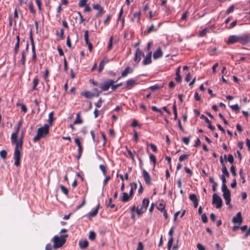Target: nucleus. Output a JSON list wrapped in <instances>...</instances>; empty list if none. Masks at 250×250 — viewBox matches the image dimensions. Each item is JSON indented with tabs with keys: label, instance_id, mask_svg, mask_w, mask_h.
<instances>
[{
	"label": "nucleus",
	"instance_id": "nucleus-1",
	"mask_svg": "<svg viewBox=\"0 0 250 250\" xmlns=\"http://www.w3.org/2000/svg\"><path fill=\"white\" fill-rule=\"evenodd\" d=\"M18 135L15 133H13L11 135V140L12 144H15L14 149V157L15 160L14 165L16 167H19L21 163V150L22 149V141L20 139L17 141Z\"/></svg>",
	"mask_w": 250,
	"mask_h": 250
},
{
	"label": "nucleus",
	"instance_id": "nucleus-2",
	"mask_svg": "<svg viewBox=\"0 0 250 250\" xmlns=\"http://www.w3.org/2000/svg\"><path fill=\"white\" fill-rule=\"evenodd\" d=\"M49 125L45 124L43 126L41 127L38 129L36 135L33 138V140L34 142L39 141L41 138L45 137L49 133Z\"/></svg>",
	"mask_w": 250,
	"mask_h": 250
},
{
	"label": "nucleus",
	"instance_id": "nucleus-3",
	"mask_svg": "<svg viewBox=\"0 0 250 250\" xmlns=\"http://www.w3.org/2000/svg\"><path fill=\"white\" fill-rule=\"evenodd\" d=\"M67 237V234L61 235L60 237L55 236L52 239L54 249H56L62 247L65 243L66 238Z\"/></svg>",
	"mask_w": 250,
	"mask_h": 250
},
{
	"label": "nucleus",
	"instance_id": "nucleus-4",
	"mask_svg": "<svg viewBox=\"0 0 250 250\" xmlns=\"http://www.w3.org/2000/svg\"><path fill=\"white\" fill-rule=\"evenodd\" d=\"M149 201L147 198L144 199L141 208H139L138 207L136 209V212L138 215H142L143 213L146 211L149 205Z\"/></svg>",
	"mask_w": 250,
	"mask_h": 250
},
{
	"label": "nucleus",
	"instance_id": "nucleus-5",
	"mask_svg": "<svg viewBox=\"0 0 250 250\" xmlns=\"http://www.w3.org/2000/svg\"><path fill=\"white\" fill-rule=\"evenodd\" d=\"M222 191L223 192V196L225 200L226 204L229 206V208H231L232 206L230 204L231 198L230 192L229 190L228 189V187H227L225 188H222Z\"/></svg>",
	"mask_w": 250,
	"mask_h": 250
},
{
	"label": "nucleus",
	"instance_id": "nucleus-6",
	"mask_svg": "<svg viewBox=\"0 0 250 250\" xmlns=\"http://www.w3.org/2000/svg\"><path fill=\"white\" fill-rule=\"evenodd\" d=\"M212 203L213 205H215V207L217 208H221L223 205V201L221 198L216 193H214L212 195Z\"/></svg>",
	"mask_w": 250,
	"mask_h": 250
},
{
	"label": "nucleus",
	"instance_id": "nucleus-7",
	"mask_svg": "<svg viewBox=\"0 0 250 250\" xmlns=\"http://www.w3.org/2000/svg\"><path fill=\"white\" fill-rule=\"evenodd\" d=\"M93 90L95 92L94 93L87 91L85 92H82L81 93V95L85 98L89 99H91L94 97H98L100 95V93L98 90L97 88H95L93 89Z\"/></svg>",
	"mask_w": 250,
	"mask_h": 250
},
{
	"label": "nucleus",
	"instance_id": "nucleus-8",
	"mask_svg": "<svg viewBox=\"0 0 250 250\" xmlns=\"http://www.w3.org/2000/svg\"><path fill=\"white\" fill-rule=\"evenodd\" d=\"M114 83V81L113 80L109 79L102 83L100 85V87L103 91H107V90H108L110 86L112 88V85Z\"/></svg>",
	"mask_w": 250,
	"mask_h": 250
},
{
	"label": "nucleus",
	"instance_id": "nucleus-9",
	"mask_svg": "<svg viewBox=\"0 0 250 250\" xmlns=\"http://www.w3.org/2000/svg\"><path fill=\"white\" fill-rule=\"evenodd\" d=\"M29 38H30V40L31 42V46H32V61L35 62L36 60L37 56H36V53L35 46V44H34V39H33V37L32 30H31L30 33Z\"/></svg>",
	"mask_w": 250,
	"mask_h": 250
},
{
	"label": "nucleus",
	"instance_id": "nucleus-10",
	"mask_svg": "<svg viewBox=\"0 0 250 250\" xmlns=\"http://www.w3.org/2000/svg\"><path fill=\"white\" fill-rule=\"evenodd\" d=\"M239 43L242 45H245L250 42V35L242 34L239 35Z\"/></svg>",
	"mask_w": 250,
	"mask_h": 250
},
{
	"label": "nucleus",
	"instance_id": "nucleus-11",
	"mask_svg": "<svg viewBox=\"0 0 250 250\" xmlns=\"http://www.w3.org/2000/svg\"><path fill=\"white\" fill-rule=\"evenodd\" d=\"M226 42L228 44H232L237 42L239 43V35L229 36Z\"/></svg>",
	"mask_w": 250,
	"mask_h": 250
},
{
	"label": "nucleus",
	"instance_id": "nucleus-12",
	"mask_svg": "<svg viewBox=\"0 0 250 250\" xmlns=\"http://www.w3.org/2000/svg\"><path fill=\"white\" fill-rule=\"evenodd\" d=\"M142 175L146 184L148 186L150 185L151 184V179L147 171H146L145 169H143Z\"/></svg>",
	"mask_w": 250,
	"mask_h": 250
},
{
	"label": "nucleus",
	"instance_id": "nucleus-13",
	"mask_svg": "<svg viewBox=\"0 0 250 250\" xmlns=\"http://www.w3.org/2000/svg\"><path fill=\"white\" fill-rule=\"evenodd\" d=\"M144 56L143 52L139 48H137L135 56L134 57V61L136 62H139L141 60V56Z\"/></svg>",
	"mask_w": 250,
	"mask_h": 250
},
{
	"label": "nucleus",
	"instance_id": "nucleus-14",
	"mask_svg": "<svg viewBox=\"0 0 250 250\" xmlns=\"http://www.w3.org/2000/svg\"><path fill=\"white\" fill-rule=\"evenodd\" d=\"M75 143L77 144V145L78 146V153L77 158L78 159H79L81 158L83 153V147L81 145L80 140L79 138H77L75 139Z\"/></svg>",
	"mask_w": 250,
	"mask_h": 250
},
{
	"label": "nucleus",
	"instance_id": "nucleus-15",
	"mask_svg": "<svg viewBox=\"0 0 250 250\" xmlns=\"http://www.w3.org/2000/svg\"><path fill=\"white\" fill-rule=\"evenodd\" d=\"M93 8L95 10H98V12L96 15V17H100L104 13V8L99 4H93Z\"/></svg>",
	"mask_w": 250,
	"mask_h": 250
},
{
	"label": "nucleus",
	"instance_id": "nucleus-16",
	"mask_svg": "<svg viewBox=\"0 0 250 250\" xmlns=\"http://www.w3.org/2000/svg\"><path fill=\"white\" fill-rule=\"evenodd\" d=\"M243 221L241 213L239 212L237 213L236 215L234 216L232 218V222L233 223H238L240 225Z\"/></svg>",
	"mask_w": 250,
	"mask_h": 250
},
{
	"label": "nucleus",
	"instance_id": "nucleus-17",
	"mask_svg": "<svg viewBox=\"0 0 250 250\" xmlns=\"http://www.w3.org/2000/svg\"><path fill=\"white\" fill-rule=\"evenodd\" d=\"M152 52H148L143 61V64L146 65L151 63Z\"/></svg>",
	"mask_w": 250,
	"mask_h": 250
},
{
	"label": "nucleus",
	"instance_id": "nucleus-18",
	"mask_svg": "<svg viewBox=\"0 0 250 250\" xmlns=\"http://www.w3.org/2000/svg\"><path fill=\"white\" fill-rule=\"evenodd\" d=\"M200 118L202 119H204L205 122L208 124V127L210 129H211L212 131H214L215 130V127L211 125L210 121L207 117H206L204 115L202 114Z\"/></svg>",
	"mask_w": 250,
	"mask_h": 250
},
{
	"label": "nucleus",
	"instance_id": "nucleus-19",
	"mask_svg": "<svg viewBox=\"0 0 250 250\" xmlns=\"http://www.w3.org/2000/svg\"><path fill=\"white\" fill-rule=\"evenodd\" d=\"M135 81L133 79H130L126 82V88L131 89L136 84Z\"/></svg>",
	"mask_w": 250,
	"mask_h": 250
},
{
	"label": "nucleus",
	"instance_id": "nucleus-20",
	"mask_svg": "<svg viewBox=\"0 0 250 250\" xmlns=\"http://www.w3.org/2000/svg\"><path fill=\"white\" fill-rule=\"evenodd\" d=\"M132 198V197L130 196L129 194L128 195L126 192H123L121 201L125 203L130 200Z\"/></svg>",
	"mask_w": 250,
	"mask_h": 250
},
{
	"label": "nucleus",
	"instance_id": "nucleus-21",
	"mask_svg": "<svg viewBox=\"0 0 250 250\" xmlns=\"http://www.w3.org/2000/svg\"><path fill=\"white\" fill-rule=\"evenodd\" d=\"M163 55V52L159 48L157 49L153 53V57L155 59L161 58Z\"/></svg>",
	"mask_w": 250,
	"mask_h": 250
},
{
	"label": "nucleus",
	"instance_id": "nucleus-22",
	"mask_svg": "<svg viewBox=\"0 0 250 250\" xmlns=\"http://www.w3.org/2000/svg\"><path fill=\"white\" fill-rule=\"evenodd\" d=\"M99 207H100V204H98V206H97V207L94 209H93L92 211L89 212V215H88L89 218L93 217L97 214Z\"/></svg>",
	"mask_w": 250,
	"mask_h": 250
},
{
	"label": "nucleus",
	"instance_id": "nucleus-23",
	"mask_svg": "<svg viewBox=\"0 0 250 250\" xmlns=\"http://www.w3.org/2000/svg\"><path fill=\"white\" fill-rule=\"evenodd\" d=\"M164 83H162V84H159L157 83L154 85L151 86L149 87V89L152 91H155L156 90L161 89V88H162L164 86Z\"/></svg>",
	"mask_w": 250,
	"mask_h": 250
},
{
	"label": "nucleus",
	"instance_id": "nucleus-24",
	"mask_svg": "<svg viewBox=\"0 0 250 250\" xmlns=\"http://www.w3.org/2000/svg\"><path fill=\"white\" fill-rule=\"evenodd\" d=\"M79 246L82 249H84L87 247L88 245V242L87 240H81L79 243Z\"/></svg>",
	"mask_w": 250,
	"mask_h": 250
},
{
	"label": "nucleus",
	"instance_id": "nucleus-25",
	"mask_svg": "<svg viewBox=\"0 0 250 250\" xmlns=\"http://www.w3.org/2000/svg\"><path fill=\"white\" fill-rule=\"evenodd\" d=\"M131 189L129 191V194L130 196H133L134 193V190H135L137 188V184L135 182H133L130 184Z\"/></svg>",
	"mask_w": 250,
	"mask_h": 250
},
{
	"label": "nucleus",
	"instance_id": "nucleus-26",
	"mask_svg": "<svg viewBox=\"0 0 250 250\" xmlns=\"http://www.w3.org/2000/svg\"><path fill=\"white\" fill-rule=\"evenodd\" d=\"M53 116H54L53 112H51L49 114L48 124V125H49V127L51 126L52 125L53 122L54 120Z\"/></svg>",
	"mask_w": 250,
	"mask_h": 250
},
{
	"label": "nucleus",
	"instance_id": "nucleus-27",
	"mask_svg": "<svg viewBox=\"0 0 250 250\" xmlns=\"http://www.w3.org/2000/svg\"><path fill=\"white\" fill-rule=\"evenodd\" d=\"M26 53L25 51H22L21 52V62L22 64V65L24 67L25 64V60H26Z\"/></svg>",
	"mask_w": 250,
	"mask_h": 250
},
{
	"label": "nucleus",
	"instance_id": "nucleus-28",
	"mask_svg": "<svg viewBox=\"0 0 250 250\" xmlns=\"http://www.w3.org/2000/svg\"><path fill=\"white\" fill-rule=\"evenodd\" d=\"M83 123V120L80 118V113L77 114L76 119L74 122V124H82Z\"/></svg>",
	"mask_w": 250,
	"mask_h": 250
},
{
	"label": "nucleus",
	"instance_id": "nucleus-29",
	"mask_svg": "<svg viewBox=\"0 0 250 250\" xmlns=\"http://www.w3.org/2000/svg\"><path fill=\"white\" fill-rule=\"evenodd\" d=\"M222 172L223 173V175H225L227 177H229V171L227 170V167L225 165H223L222 168Z\"/></svg>",
	"mask_w": 250,
	"mask_h": 250
},
{
	"label": "nucleus",
	"instance_id": "nucleus-30",
	"mask_svg": "<svg viewBox=\"0 0 250 250\" xmlns=\"http://www.w3.org/2000/svg\"><path fill=\"white\" fill-rule=\"evenodd\" d=\"M154 31V26L153 24H152L150 27H149L145 31L144 34L147 35L150 33V32Z\"/></svg>",
	"mask_w": 250,
	"mask_h": 250
},
{
	"label": "nucleus",
	"instance_id": "nucleus-31",
	"mask_svg": "<svg viewBox=\"0 0 250 250\" xmlns=\"http://www.w3.org/2000/svg\"><path fill=\"white\" fill-rule=\"evenodd\" d=\"M157 208L158 210L161 211V212L166 210L165 209V204L163 203H160L157 206Z\"/></svg>",
	"mask_w": 250,
	"mask_h": 250
},
{
	"label": "nucleus",
	"instance_id": "nucleus-32",
	"mask_svg": "<svg viewBox=\"0 0 250 250\" xmlns=\"http://www.w3.org/2000/svg\"><path fill=\"white\" fill-rule=\"evenodd\" d=\"M130 70V67L128 66L125 68V69L122 73V77H124L126 76L130 72L129 70Z\"/></svg>",
	"mask_w": 250,
	"mask_h": 250
},
{
	"label": "nucleus",
	"instance_id": "nucleus-33",
	"mask_svg": "<svg viewBox=\"0 0 250 250\" xmlns=\"http://www.w3.org/2000/svg\"><path fill=\"white\" fill-rule=\"evenodd\" d=\"M88 30H85L84 31V41H85V43L86 44L90 43L89 42V38H88Z\"/></svg>",
	"mask_w": 250,
	"mask_h": 250
},
{
	"label": "nucleus",
	"instance_id": "nucleus-34",
	"mask_svg": "<svg viewBox=\"0 0 250 250\" xmlns=\"http://www.w3.org/2000/svg\"><path fill=\"white\" fill-rule=\"evenodd\" d=\"M123 14V8H122L121 9L120 13H119V17H118V21L122 20V24H123V26H124V23H125V19H124V18L122 19V18H121Z\"/></svg>",
	"mask_w": 250,
	"mask_h": 250
},
{
	"label": "nucleus",
	"instance_id": "nucleus-35",
	"mask_svg": "<svg viewBox=\"0 0 250 250\" xmlns=\"http://www.w3.org/2000/svg\"><path fill=\"white\" fill-rule=\"evenodd\" d=\"M189 156V154H184L181 155L179 158V161L180 162L184 161L185 160L187 159Z\"/></svg>",
	"mask_w": 250,
	"mask_h": 250
},
{
	"label": "nucleus",
	"instance_id": "nucleus-36",
	"mask_svg": "<svg viewBox=\"0 0 250 250\" xmlns=\"http://www.w3.org/2000/svg\"><path fill=\"white\" fill-rule=\"evenodd\" d=\"M221 179L222 181V188H227V186L226 185L227 181H226V178H225V176L224 175H222L221 177Z\"/></svg>",
	"mask_w": 250,
	"mask_h": 250
},
{
	"label": "nucleus",
	"instance_id": "nucleus-37",
	"mask_svg": "<svg viewBox=\"0 0 250 250\" xmlns=\"http://www.w3.org/2000/svg\"><path fill=\"white\" fill-rule=\"evenodd\" d=\"M7 154V151L5 150H2L0 151V156L3 160L6 159Z\"/></svg>",
	"mask_w": 250,
	"mask_h": 250
},
{
	"label": "nucleus",
	"instance_id": "nucleus-38",
	"mask_svg": "<svg viewBox=\"0 0 250 250\" xmlns=\"http://www.w3.org/2000/svg\"><path fill=\"white\" fill-rule=\"evenodd\" d=\"M60 188L61 189V190L62 191L65 195H68V190L67 189V188L65 187L63 185H61L60 186Z\"/></svg>",
	"mask_w": 250,
	"mask_h": 250
},
{
	"label": "nucleus",
	"instance_id": "nucleus-39",
	"mask_svg": "<svg viewBox=\"0 0 250 250\" xmlns=\"http://www.w3.org/2000/svg\"><path fill=\"white\" fill-rule=\"evenodd\" d=\"M230 107L232 110L236 111V113L238 112L240 109L239 106L237 104L230 105Z\"/></svg>",
	"mask_w": 250,
	"mask_h": 250
},
{
	"label": "nucleus",
	"instance_id": "nucleus-40",
	"mask_svg": "<svg viewBox=\"0 0 250 250\" xmlns=\"http://www.w3.org/2000/svg\"><path fill=\"white\" fill-rule=\"evenodd\" d=\"M99 168L102 171L103 175L104 176H105L106 174V170L105 166L104 165H100L99 166Z\"/></svg>",
	"mask_w": 250,
	"mask_h": 250
},
{
	"label": "nucleus",
	"instance_id": "nucleus-41",
	"mask_svg": "<svg viewBox=\"0 0 250 250\" xmlns=\"http://www.w3.org/2000/svg\"><path fill=\"white\" fill-rule=\"evenodd\" d=\"M33 86L32 87V90H35L36 88V87L39 83L38 78L36 77L33 80Z\"/></svg>",
	"mask_w": 250,
	"mask_h": 250
},
{
	"label": "nucleus",
	"instance_id": "nucleus-42",
	"mask_svg": "<svg viewBox=\"0 0 250 250\" xmlns=\"http://www.w3.org/2000/svg\"><path fill=\"white\" fill-rule=\"evenodd\" d=\"M96 234L94 231H90L89 235V239L92 241L95 240Z\"/></svg>",
	"mask_w": 250,
	"mask_h": 250
},
{
	"label": "nucleus",
	"instance_id": "nucleus-43",
	"mask_svg": "<svg viewBox=\"0 0 250 250\" xmlns=\"http://www.w3.org/2000/svg\"><path fill=\"white\" fill-rule=\"evenodd\" d=\"M230 172H231L232 175L233 176L235 177L237 175V174H236V172L235 167L233 165H232L230 167Z\"/></svg>",
	"mask_w": 250,
	"mask_h": 250
},
{
	"label": "nucleus",
	"instance_id": "nucleus-44",
	"mask_svg": "<svg viewBox=\"0 0 250 250\" xmlns=\"http://www.w3.org/2000/svg\"><path fill=\"white\" fill-rule=\"evenodd\" d=\"M29 9L30 10V12L33 14H35L36 13V10H35L34 8V6L33 5V4L31 2L29 3Z\"/></svg>",
	"mask_w": 250,
	"mask_h": 250
},
{
	"label": "nucleus",
	"instance_id": "nucleus-45",
	"mask_svg": "<svg viewBox=\"0 0 250 250\" xmlns=\"http://www.w3.org/2000/svg\"><path fill=\"white\" fill-rule=\"evenodd\" d=\"M189 199L193 202L198 200L197 196L194 194H191L189 196Z\"/></svg>",
	"mask_w": 250,
	"mask_h": 250
},
{
	"label": "nucleus",
	"instance_id": "nucleus-46",
	"mask_svg": "<svg viewBox=\"0 0 250 250\" xmlns=\"http://www.w3.org/2000/svg\"><path fill=\"white\" fill-rule=\"evenodd\" d=\"M87 0H80V1H79V6L80 7H83V6H85L86 5V2H87Z\"/></svg>",
	"mask_w": 250,
	"mask_h": 250
},
{
	"label": "nucleus",
	"instance_id": "nucleus-47",
	"mask_svg": "<svg viewBox=\"0 0 250 250\" xmlns=\"http://www.w3.org/2000/svg\"><path fill=\"white\" fill-rule=\"evenodd\" d=\"M122 84H123L122 83H119L117 84H112V89H111L112 90V91H115L118 87L122 86Z\"/></svg>",
	"mask_w": 250,
	"mask_h": 250
},
{
	"label": "nucleus",
	"instance_id": "nucleus-48",
	"mask_svg": "<svg viewBox=\"0 0 250 250\" xmlns=\"http://www.w3.org/2000/svg\"><path fill=\"white\" fill-rule=\"evenodd\" d=\"M19 47H20V42H16V43L15 45V47H14V49L15 54H17L18 53L19 49Z\"/></svg>",
	"mask_w": 250,
	"mask_h": 250
},
{
	"label": "nucleus",
	"instance_id": "nucleus-49",
	"mask_svg": "<svg viewBox=\"0 0 250 250\" xmlns=\"http://www.w3.org/2000/svg\"><path fill=\"white\" fill-rule=\"evenodd\" d=\"M228 161L230 164H233L234 162V158L231 154H229L228 157Z\"/></svg>",
	"mask_w": 250,
	"mask_h": 250
},
{
	"label": "nucleus",
	"instance_id": "nucleus-50",
	"mask_svg": "<svg viewBox=\"0 0 250 250\" xmlns=\"http://www.w3.org/2000/svg\"><path fill=\"white\" fill-rule=\"evenodd\" d=\"M201 218L203 223H206L208 222V217L205 213L202 214Z\"/></svg>",
	"mask_w": 250,
	"mask_h": 250
},
{
	"label": "nucleus",
	"instance_id": "nucleus-51",
	"mask_svg": "<svg viewBox=\"0 0 250 250\" xmlns=\"http://www.w3.org/2000/svg\"><path fill=\"white\" fill-rule=\"evenodd\" d=\"M112 40H113V37H111L109 40V43L107 46V49L108 50H109L111 49L112 46Z\"/></svg>",
	"mask_w": 250,
	"mask_h": 250
},
{
	"label": "nucleus",
	"instance_id": "nucleus-52",
	"mask_svg": "<svg viewBox=\"0 0 250 250\" xmlns=\"http://www.w3.org/2000/svg\"><path fill=\"white\" fill-rule=\"evenodd\" d=\"M149 158L151 161H152L154 165H155L156 163V159L155 156L154 155L151 154L149 155Z\"/></svg>",
	"mask_w": 250,
	"mask_h": 250
},
{
	"label": "nucleus",
	"instance_id": "nucleus-53",
	"mask_svg": "<svg viewBox=\"0 0 250 250\" xmlns=\"http://www.w3.org/2000/svg\"><path fill=\"white\" fill-rule=\"evenodd\" d=\"M104 64L105 63H104V62L101 61L100 64H99V69H98V71L99 72H101L103 70V69L104 68Z\"/></svg>",
	"mask_w": 250,
	"mask_h": 250
},
{
	"label": "nucleus",
	"instance_id": "nucleus-54",
	"mask_svg": "<svg viewBox=\"0 0 250 250\" xmlns=\"http://www.w3.org/2000/svg\"><path fill=\"white\" fill-rule=\"evenodd\" d=\"M234 9V7L233 5H231L229 7V8L226 11V14L228 15L230 13L232 12Z\"/></svg>",
	"mask_w": 250,
	"mask_h": 250
},
{
	"label": "nucleus",
	"instance_id": "nucleus-55",
	"mask_svg": "<svg viewBox=\"0 0 250 250\" xmlns=\"http://www.w3.org/2000/svg\"><path fill=\"white\" fill-rule=\"evenodd\" d=\"M17 105H21V111L23 112L24 113L26 112L27 109V107L25 104H17Z\"/></svg>",
	"mask_w": 250,
	"mask_h": 250
},
{
	"label": "nucleus",
	"instance_id": "nucleus-56",
	"mask_svg": "<svg viewBox=\"0 0 250 250\" xmlns=\"http://www.w3.org/2000/svg\"><path fill=\"white\" fill-rule=\"evenodd\" d=\"M151 108H152V109L153 111L158 112L160 113L161 114H163V112L162 111V110L161 109L158 108L155 106H152Z\"/></svg>",
	"mask_w": 250,
	"mask_h": 250
},
{
	"label": "nucleus",
	"instance_id": "nucleus-57",
	"mask_svg": "<svg viewBox=\"0 0 250 250\" xmlns=\"http://www.w3.org/2000/svg\"><path fill=\"white\" fill-rule=\"evenodd\" d=\"M102 102H103V101H102V99L100 98L98 101V102L96 103H95V105H96V107H97V108L100 107L102 105Z\"/></svg>",
	"mask_w": 250,
	"mask_h": 250
},
{
	"label": "nucleus",
	"instance_id": "nucleus-58",
	"mask_svg": "<svg viewBox=\"0 0 250 250\" xmlns=\"http://www.w3.org/2000/svg\"><path fill=\"white\" fill-rule=\"evenodd\" d=\"M126 150H127V152L129 156L131 158V159L133 161H134L135 160H134V155H133L132 152H131V151L129 149H128L127 148H126Z\"/></svg>",
	"mask_w": 250,
	"mask_h": 250
},
{
	"label": "nucleus",
	"instance_id": "nucleus-59",
	"mask_svg": "<svg viewBox=\"0 0 250 250\" xmlns=\"http://www.w3.org/2000/svg\"><path fill=\"white\" fill-rule=\"evenodd\" d=\"M207 31H208V30L206 28L203 29V30L199 32L200 36L201 37L204 36L206 34Z\"/></svg>",
	"mask_w": 250,
	"mask_h": 250
},
{
	"label": "nucleus",
	"instance_id": "nucleus-60",
	"mask_svg": "<svg viewBox=\"0 0 250 250\" xmlns=\"http://www.w3.org/2000/svg\"><path fill=\"white\" fill-rule=\"evenodd\" d=\"M182 141L184 144L188 145L189 142V139L188 137H183L182 139Z\"/></svg>",
	"mask_w": 250,
	"mask_h": 250
},
{
	"label": "nucleus",
	"instance_id": "nucleus-61",
	"mask_svg": "<svg viewBox=\"0 0 250 250\" xmlns=\"http://www.w3.org/2000/svg\"><path fill=\"white\" fill-rule=\"evenodd\" d=\"M197 248L198 250H206L205 247L200 243L197 244Z\"/></svg>",
	"mask_w": 250,
	"mask_h": 250
},
{
	"label": "nucleus",
	"instance_id": "nucleus-62",
	"mask_svg": "<svg viewBox=\"0 0 250 250\" xmlns=\"http://www.w3.org/2000/svg\"><path fill=\"white\" fill-rule=\"evenodd\" d=\"M57 49L59 52V54L60 56H62L64 55L63 50L60 46H58Z\"/></svg>",
	"mask_w": 250,
	"mask_h": 250
},
{
	"label": "nucleus",
	"instance_id": "nucleus-63",
	"mask_svg": "<svg viewBox=\"0 0 250 250\" xmlns=\"http://www.w3.org/2000/svg\"><path fill=\"white\" fill-rule=\"evenodd\" d=\"M246 144L249 150L250 151V140L249 138L246 139Z\"/></svg>",
	"mask_w": 250,
	"mask_h": 250
},
{
	"label": "nucleus",
	"instance_id": "nucleus-64",
	"mask_svg": "<svg viewBox=\"0 0 250 250\" xmlns=\"http://www.w3.org/2000/svg\"><path fill=\"white\" fill-rule=\"evenodd\" d=\"M143 247H143V245L142 243L139 242L136 250H143Z\"/></svg>",
	"mask_w": 250,
	"mask_h": 250
}]
</instances>
